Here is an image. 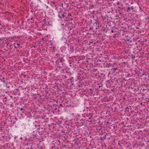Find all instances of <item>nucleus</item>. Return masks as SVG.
<instances>
[{"label": "nucleus", "mask_w": 149, "mask_h": 149, "mask_svg": "<svg viewBox=\"0 0 149 149\" xmlns=\"http://www.w3.org/2000/svg\"><path fill=\"white\" fill-rule=\"evenodd\" d=\"M38 93L36 90V89L35 88V90L34 89H32L29 93V96H33V97L32 98H31L30 99L31 101L33 100V99H35L37 97H36V95ZM29 98L30 97H29Z\"/></svg>", "instance_id": "1"}, {"label": "nucleus", "mask_w": 149, "mask_h": 149, "mask_svg": "<svg viewBox=\"0 0 149 149\" xmlns=\"http://www.w3.org/2000/svg\"><path fill=\"white\" fill-rule=\"evenodd\" d=\"M58 16L60 18L63 19L64 20L68 21L70 20L68 19V18L67 17V13L64 12L63 13L60 12L58 13Z\"/></svg>", "instance_id": "2"}, {"label": "nucleus", "mask_w": 149, "mask_h": 149, "mask_svg": "<svg viewBox=\"0 0 149 149\" xmlns=\"http://www.w3.org/2000/svg\"><path fill=\"white\" fill-rule=\"evenodd\" d=\"M142 86L143 88V92L145 90L149 91V84H143Z\"/></svg>", "instance_id": "3"}, {"label": "nucleus", "mask_w": 149, "mask_h": 149, "mask_svg": "<svg viewBox=\"0 0 149 149\" xmlns=\"http://www.w3.org/2000/svg\"><path fill=\"white\" fill-rule=\"evenodd\" d=\"M36 145L33 143L32 142L30 143H29V149H36Z\"/></svg>", "instance_id": "4"}, {"label": "nucleus", "mask_w": 149, "mask_h": 149, "mask_svg": "<svg viewBox=\"0 0 149 149\" xmlns=\"http://www.w3.org/2000/svg\"><path fill=\"white\" fill-rule=\"evenodd\" d=\"M34 33V32L33 31H31V32H29V40H32L34 38L33 35Z\"/></svg>", "instance_id": "5"}, {"label": "nucleus", "mask_w": 149, "mask_h": 149, "mask_svg": "<svg viewBox=\"0 0 149 149\" xmlns=\"http://www.w3.org/2000/svg\"><path fill=\"white\" fill-rule=\"evenodd\" d=\"M29 132L31 133V134H32V135L34 136H38V134L35 130H32L31 128H29Z\"/></svg>", "instance_id": "6"}, {"label": "nucleus", "mask_w": 149, "mask_h": 149, "mask_svg": "<svg viewBox=\"0 0 149 149\" xmlns=\"http://www.w3.org/2000/svg\"><path fill=\"white\" fill-rule=\"evenodd\" d=\"M111 71H112L113 72H114L115 73L116 72V73H119L120 72V70L119 69H118L117 68H111Z\"/></svg>", "instance_id": "7"}, {"label": "nucleus", "mask_w": 149, "mask_h": 149, "mask_svg": "<svg viewBox=\"0 0 149 149\" xmlns=\"http://www.w3.org/2000/svg\"><path fill=\"white\" fill-rule=\"evenodd\" d=\"M57 61H58V62H60L63 66L64 65H65L64 62L65 61L63 58H59L57 60Z\"/></svg>", "instance_id": "8"}, {"label": "nucleus", "mask_w": 149, "mask_h": 149, "mask_svg": "<svg viewBox=\"0 0 149 149\" xmlns=\"http://www.w3.org/2000/svg\"><path fill=\"white\" fill-rule=\"evenodd\" d=\"M110 81H111L112 83H113L116 81H117V79L115 78V77H111V79H110V80H108L107 81L109 83L110 82Z\"/></svg>", "instance_id": "9"}, {"label": "nucleus", "mask_w": 149, "mask_h": 149, "mask_svg": "<svg viewBox=\"0 0 149 149\" xmlns=\"http://www.w3.org/2000/svg\"><path fill=\"white\" fill-rule=\"evenodd\" d=\"M48 86L45 83L42 84L41 86V88L43 89H45L46 88L48 89Z\"/></svg>", "instance_id": "10"}, {"label": "nucleus", "mask_w": 149, "mask_h": 149, "mask_svg": "<svg viewBox=\"0 0 149 149\" xmlns=\"http://www.w3.org/2000/svg\"><path fill=\"white\" fill-rule=\"evenodd\" d=\"M118 29V27H116L115 26H114L113 27H112V30H111V32L112 33H113L114 32H117V30Z\"/></svg>", "instance_id": "11"}, {"label": "nucleus", "mask_w": 149, "mask_h": 149, "mask_svg": "<svg viewBox=\"0 0 149 149\" xmlns=\"http://www.w3.org/2000/svg\"><path fill=\"white\" fill-rule=\"evenodd\" d=\"M77 80H79V83L78 85V86L79 87L81 86L82 85V84L83 85L84 84L83 83L82 84V82H80V81H82L80 77L79 78H78Z\"/></svg>", "instance_id": "12"}, {"label": "nucleus", "mask_w": 149, "mask_h": 149, "mask_svg": "<svg viewBox=\"0 0 149 149\" xmlns=\"http://www.w3.org/2000/svg\"><path fill=\"white\" fill-rule=\"evenodd\" d=\"M62 67V66H61L60 65H59V66H57V67L56 68V71H58L61 70V71H63V70H64V69H61Z\"/></svg>", "instance_id": "13"}, {"label": "nucleus", "mask_w": 149, "mask_h": 149, "mask_svg": "<svg viewBox=\"0 0 149 149\" xmlns=\"http://www.w3.org/2000/svg\"><path fill=\"white\" fill-rule=\"evenodd\" d=\"M102 27V24L99 22H98L97 25L96 26V29H98Z\"/></svg>", "instance_id": "14"}, {"label": "nucleus", "mask_w": 149, "mask_h": 149, "mask_svg": "<svg viewBox=\"0 0 149 149\" xmlns=\"http://www.w3.org/2000/svg\"><path fill=\"white\" fill-rule=\"evenodd\" d=\"M134 9V7L133 6H132L131 7H128L127 9V11L128 12L129 11H130L132 10H133Z\"/></svg>", "instance_id": "15"}, {"label": "nucleus", "mask_w": 149, "mask_h": 149, "mask_svg": "<svg viewBox=\"0 0 149 149\" xmlns=\"http://www.w3.org/2000/svg\"><path fill=\"white\" fill-rule=\"evenodd\" d=\"M79 139H75L74 140V144L76 145H78L79 144V142H78V141Z\"/></svg>", "instance_id": "16"}, {"label": "nucleus", "mask_w": 149, "mask_h": 149, "mask_svg": "<svg viewBox=\"0 0 149 149\" xmlns=\"http://www.w3.org/2000/svg\"><path fill=\"white\" fill-rule=\"evenodd\" d=\"M87 116L88 117L89 119H91L93 115L91 113H89L87 115Z\"/></svg>", "instance_id": "17"}, {"label": "nucleus", "mask_w": 149, "mask_h": 149, "mask_svg": "<svg viewBox=\"0 0 149 149\" xmlns=\"http://www.w3.org/2000/svg\"><path fill=\"white\" fill-rule=\"evenodd\" d=\"M88 92L90 95L92 94L93 93V91L91 88L90 89L89 91H88Z\"/></svg>", "instance_id": "18"}, {"label": "nucleus", "mask_w": 149, "mask_h": 149, "mask_svg": "<svg viewBox=\"0 0 149 149\" xmlns=\"http://www.w3.org/2000/svg\"><path fill=\"white\" fill-rule=\"evenodd\" d=\"M51 149H59V148L58 146L54 145V146L52 147Z\"/></svg>", "instance_id": "19"}, {"label": "nucleus", "mask_w": 149, "mask_h": 149, "mask_svg": "<svg viewBox=\"0 0 149 149\" xmlns=\"http://www.w3.org/2000/svg\"><path fill=\"white\" fill-rule=\"evenodd\" d=\"M46 20L45 19H44L43 20V22L42 24L43 25H45V26L47 25V23L46 22Z\"/></svg>", "instance_id": "20"}, {"label": "nucleus", "mask_w": 149, "mask_h": 149, "mask_svg": "<svg viewBox=\"0 0 149 149\" xmlns=\"http://www.w3.org/2000/svg\"><path fill=\"white\" fill-rule=\"evenodd\" d=\"M73 79V78L72 77V79H70V84H71L70 85H73L74 84V83H73V81H72Z\"/></svg>", "instance_id": "21"}, {"label": "nucleus", "mask_w": 149, "mask_h": 149, "mask_svg": "<svg viewBox=\"0 0 149 149\" xmlns=\"http://www.w3.org/2000/svg\"><path fill=\"white\" fill-rule=\"evenodd\" d=\"M106 67H107L108 68H111V69L112 68H113L114 67H113L112 66V65L111 64H109L107 66H106Z\"/></svg>", "instance_id": "22"}, {"label": "nucleus", "mask_w": 149, "mask_h": 149, "mask_svg": "<svg viewBox=\"0 0 149 149\" xmlns=\"http://www.w3.org/2000/svg\"><path fill=\"white\" fill-rule=\"evenodd\" d=\"M73 17V16L71 15V14L69 13L68 14L67 13V17Z\"/></svg>", "instance_id": "23"}, {"label": "nucleus", "mask_w": 149, "mask_h": 149, "mask_svg": "<svg viewBox=\"0 0 149 149\" xmlns=\"http://www.w3.org/2000/svg\"><path fill=\"white\" fill-rule=\"evenodd\" d=\"M34 138H33L32 137H30L29 139V142H30L31 141H33V139Z\"/></svg>", "instance_id": "24"}, {"label": "nucleus", "mask_w": 149, "mask_h": 149, "mask_svg": "<svg viewBox=\"0 0 149 149\" xmlns=\"http://www.w3.org/2000/svg\"><path fill=\"white\" fill-rule=\"evenodd\" d=\"M130 57L132 58V60H134L135 58V56L132 54L130 55Z\"/></svg>", "instance_id": "25"}, {"label": "nucleus", "mask_w": 149, "mask_h": 149, "mask_svg": "<svg viewBox=\"0 0 149 149\" xmlns=\"http://www.w3.org/2000/svg\"><path fill=\"white\" fill-rule=\"evenodd\" d=\"M106 139V136L104 135L103 137V138H101V139L102 140V141H103L104 140Z\"/></svg>", "instance_id": "26"}, {"label": "nucleus", "mask_w": 149, "mask_h": 149, "mask_svg": "<svg viewBox=\"0 0 149 149\" xmlns=\"http://www.w3.org/2000/svg\"><path fill=\"white\" fill-rule=\"evenodd\" d=\"M92 70L93 72H95L98 70V69L97 68H93Z\"/></svg>", "instance_id": "27"}, {"label": "nucleus", "mask_w": 149, "mask_h": 149, "mask_svg": "<svg viewBox=\"0 0 149 149\" xmlns=\"http://www.w3.org/2000/svg\"><path fill=\"white\" fill-rule=\"evenodd\" d=\"M42 118L46 121H48L49 120L48 118H47L45 116H44V118L42 117Z\"/></svg>", "instance_id": "28"}, {"label": "nucleus", "mask_w": 149, "mask_h": 149, "mask_svg": "<svg viewBox=\"0 0 149 149\" xmlns=\"http://www.w3.org/2000/svg\"><path fill=\"white\" fill-rule=\"evenodd\" d=\"M69 37H71L72 38H74V36L73 35V33H71L69 36Z\"/></svg>", "instance_id": "29"}, {"label": "nucleus", "mask_w": 149, "mask_h": 149, "mask_svg": "<svg viewBox=\"0 0 149 149\" xmlns=\"http://www.w3.org/2000/svg\"><path fill=\"white\" fill-rule=\"evenodd\" d=\"M6 44L8 46H11L10 45V44H9V43L8 42H6Z\"/></svg>", "instance_id": "30"}, {"label": "nucleus", "mask_w": 149, "mask_h": 149, "mask_svg": "<svg viewBox=\"0 0 149 149\" xmlns=\"http://www.w3.org/2000/svg\"><path fill=\"white\" fill-rule=\"evenodd\" d=\"M120 6H123V4L122 3H121L120 4ZM118 7L119 8H121V7H120V6H118Z\"/></svg>", "instance_id": "31"}, {"label": "nucleus", "mask_w": 149, "mask_h": 149, "mask_svg": "<svg viewBox=\"0 0 149 149\" xmlns=\"http://www.w3.org/2000/svg\"><path fill=\"white\" fill-rule=\"evenodd\" d=\"M98 23H97L96 22L95 23H94L93 25L94 26H96L97 25Z\"/></svg>", "instance_id": "32"}, {"label": "nucleus", "mask_w": 149, "mask_h": 149, "mask_svg": "<svg viewBox=\"0 0 149 149\" xmlns=\"http://www.w3.org/2000/svg\"><path fill=\"white\" fill-rule=\"evenodd\" d=\"M42 74H47V72L45 71H42Z\"/></svg>", "instance_id": "33"}, {"label": "nucleus", "mask_w": 149, "mask_h": 149, "mask_svg": "<svg viewBox=\"0 0 149 149\" xmlns=\"http://www.w3.org/2000/svg\"><path fill=\"white\" fill-rule=\"evenodd\" d=\"M29 114H30V115H31V113H33L31 111V112H29Z\"/></svg>", "instance_id": "34"}, {"label": "nucleus", "mask_w": 149, "mask_h": 149, "mask_svg": "<svg viewBox=\"0 0 149 149\" xmlns=\"http://www.w3.org/2000/svg\"><path fill=\"white\" fill-rule=\"evenodd\" d=\"M73 18H74V17H71V18H70V20L71 21L73 20Z\"/></svg>", "instance_id": "35"}, {"label": "nucleus", "mask_w": 149, "mask_h": 149, "mask_svg": "<svg viewBox=\"0 0 149 149\" xmlns=\"http://www.w3.org/2000/svg\"><path fill=\"white\" fill-rule=\"evenodd\" d=\"M116 4L117 5H120V3L118 1L116 3Z\"/></svg>", "instance_id": "36"}, {"label": "nucleus", "mask_w": 149, "mask_h": 149, "mask_svg": "<svg viewBox=\"0 0 149 149\" xmlns=\"http://www.w3.org/2000/svg\"><path fill=\"white\" fill-rule=\"evenodd\" d=\"M14 47H15V49H17V48H18V47H18V46H17L16 45H15V46H14Z\"/></svg>", "instance_id": "37"}, {"label": "nucleus", "mask_w": 149, "mask_h": 149, "mask_svg": "<svg viewBox=\"0 0 149 149\" xmlns=\"http://www.w3.org/2000/svg\"><path fill=\"white\" fill-rule=\"evenodd\" d=\"M116 34H114L113 36V38H115L116 37Z\"/></svg>", "instance_id": "38"}, {"label": "nucleus", "mask_w": 149, "mask_h": 149, "mask_svg": "<svg viewBox=\"0 0 149 149\" xmlns=\"http://www.w3.org/2000/svg\"><path fill=\"white\" fill-rule=\"evenodd\" d=\"M14 91H19V90L18 89H15Z\"/></svg>", "instance_id": "39"}, {"label": "nucleus", "mask_w": 149, "mask_h": 149, "mask_svg": "<svg viewBox=\"0 0 149 149\" xmlns=\"http://www.w3.org/2000/svg\"><path fill=\"white\" fill-rule=\"evenodd\" d=\"M23 76L24 78H25L26 76V75L24 74L23 75Z\"/></svg>", "instance_id": "40"}, {"label": "nucleus", "mask_w": 149, "mask_h": 149, "mask_svg": "<svg viewBox=\"0 0 149 149\" xmlns=\"http://www.w3.org/2000/svg\"><path fill=\"white\" fill-rule=\"evenodd\" d=\"M60 106H61L62 107H63V106L62 104H60Z\"/></svg>", "instance_id": "41"}, {"label": "nucleus", "mask_w": 149, "mask_h": 149, "mask_svg": "<svg viewBox=\"0 0 149 149\" xmlns=\"http://www.w3.org/2000/svg\"><path fill=\"white\" fill-rule=\"evenodd\" d=\"M69 81H70L68 79L67 80V81L66 82L67 83H68V82H69Z\"/></svg>", "instance_id": "42"}, {"label": "nucleus", "mask_w": 149, "mask_h": 149, "mask_svg": "<svg viewBox=\"0 0 149 149\" xmlns=\"http://www.w3.org/2000/svg\"><path fill=\"white\" fill-rule=\"evenodd\" d=\"M16 45H17V46H19V45H20V44H19V43H17V44H16Z\"/></svg>", "instance_id": "43"}, {"label": "nucleus", "mask_w": 149, "mask_h": 149, "mask_svg": "<svg viewBox=\"0 0 149 149\" xmlns=\"http://www.w3.org/2000/svg\"><path fill=\"white\" fill-rule=\"evenodd\" d=\"M2 81L4 83V84H5L6 83V82H5V81H4V80H3V81Z\"/></svg>", "instance_id": "44"}, {"label": "nucleus", "mask_w": 149, "mask_h": 149, "mask_svg": "<svg viewBox=\"0 0 149 149\" xmlns=\"http://www.w3.org/2000/svg\"><path fill=\"white\" fill-rule=\"evenodd\" d=\"M64 78H67L66 76H64Z\"/></svg>", "instance_id": "45"}, {"label": "nucleus", "mask_w": 149, "mask_h": 149, "mask_svg": "<svg viewBox=\"0 0 149 149\" xmlns=\"http://www.w3.org/2000/svg\"><path fill=\"white\" fill-rule=\"evenodd\" d=\"M118 13L120 14H121V13L119 11H118Z\"/></svg>", "instance_id": "46"}, {"label": "nucleus", "mask_w": 149, "mask_h": 149, "mask_svg": "<svg viewBox=\"0 0 149 149\" xmlns=\"http://www.w3.org/2000/svg\"><path fill=\"white\" fill-rule=\"evenodd\" d=\"M56 86L58 88V85L57 84V85Z\"/></svg>", "instance_id": "47"}, {"label": "nucleus", "mask_w": 149, "mask_h": 149, "mask_svg": "<svg viewBox=\"0 0 149 149\" xmlns=\"http://www.w3.org/2000/svg\"><path fill=\"white\" fill-rule=\"evenodd\" d=\"M136 29H139V28L138 27H136Z\"/></svg>", "instance_id": "48"}, {"label": "nucleus", "mask_w": 149, "mask_h": 149, "mask_svg": "<svg viewBox=\"0 0 149 149\" xmlns=\"http://www.w3.org/2000/svg\"><path fill=\"white\" fill-rule=\"evenodd\" d=\"M85 74H85H86L85 73V72H83V74Z\"/></svg>", "instance_id": "49"}, {"label": "nucleus", "mask_w": 149, "mask_h": 149, "mask_svg": "<svg viewBox=\"0 0 149 149\" xmlns=\"http://www.w3.org/2000/svg\"><path fill=\"white\" fill-rule=\"evenodd\" d=\"M57 141V143L58 142L59 143V142H60V141Z\"/></svg>", "instance_id": "50"}, {"label": "nucleus", "mask_w": 149, "mask_h": 149, "mask_svg": "<svg viewBox=\"0 0 149 149\" xmlns=\"http://www.w3.org/2000/svg\"><path fill=\"white\" fill-rule=\"evenodd\" d=\"M89 42H90L91 43H93V42H92V41Z\"/></svg>", "instance_id": "51"}, {"label": "nucleus", "mask_w": 149, "mask_h": 149, "mask_svg": "<svg viewBox=\"0 0 149 149\" xmlns=\"http://www.w3.org/2000/svg\"><path fill=\"white\" fill-rule=\"evenodd\" d=\"M30 19H31V20H32L33 19V18H31Z\"/></svg>", "instance_id": "52"}, {"label": "nucleus", "mask_w": 149, "mask_h": 149, "mask_svg": "<svg viewBox=\"0 0 149 149\" xmlns=\"http://www.w3.org/2000/svg\"><path fill=\"white\" fill-rule=\"evenodd\" d=\"M141 144H142V145H144V143H142Z\"/></svg>", "instance_id": "53"}, {"label": "nucleus", "mask_w": 149, "mask_h": 149, "mask_svg": "<svg viewBox=\"0 0 149 149\" xmlns=\"http://www.w3.org/2000/svg\"><path fill=\"white\" fill-rule=\"evenodd\" d=\"M54 141H53V144H54Z\"/></svg>", "instance_id": "54"}, {"label": "nucleus", "mask_w": 149, "mask_h": 149, "mask_svg": "<svg viewBox=\"0 0 149 149\" xmlns=\"http://www.w3.org/2000/svg\"><path fill=\"white\" fill-rule=\"evenodd\" d=\"M108 123H109V122H108V121H107V122L106 124H108Z\"/></svg>", "instance_id": "55"}, {"label": "nucleus", "mask_w": 149, "mask_h": 149, "mask_svg": "<svg viewBox=\"0 0 149 149\" xmlns=\"http://www.w3.org/2000/svg\"><path fill=\"white\" fill-rule=\"evenodd\" d=\"M30 22H31V23H33V22H32V21H31Z\"/></svg>", "instance_id": "56"}, {"label": "nucleus", "mask_w": 149, "mask_h": 149, "mask_svg": "<svg viewBox=\"0 0 149 149\" xmlns=\"http://www.w3.org/2000/svg\"><path fill=\"white\" fill-rule=\"evenodd\" d=\"M28 67H29V68H30V66H29V65Z\"/></svg>", "instance_id": "57"}, {"label": "nucleus", "mask_w": 149, "mask_h": 149, "mask_svg": "<svg viewBox=\"0 0 149 149\" xmlns=\"http://www.w3.org/2000/svg\"><path fill=\"white\" fill-rule=\"evenodd\" d=\"M97 13H99V12H98V11H97Z\"/></svg>", "instance_id": "58"}, {"label": "nucleus", "mask_w": 149, "mask_h": 149, "mask_svg": "<svg viewBox=\"0 0 149 149\" xmlns=\"http://www.w3.org/2000/svg\"><path fill=\"white\" fill-rule=\"evenodd\" d=\"M23 110V109L22 108H21V110Z\"/></svg>", "instance_id": "59"}, {"label": "nucleus", "mask_w": 149, "mask_h": 149, "mask_svg": "<svg viewBox=\"0 0 149 149\" xmlns=\"http://www.w3.org/2000/svg\"><path fill=\"white\" fill-rule=\"evenodd\" d=\"M40 149H42V147H41L40 148Z\"/></svg>", "instance_id": "60"}, {"label": "nucleus", "mask_w": 149, "mask_h": 149, "mask_svg": "<svg viewBox=\"0 0 149 149\" xmlns=\"http://www.w3.org/2000/svg\"><path fill=\"white\" fill-rule=\"evenodd\" d=\"M93 35H94V34H95V33H93Z\"/></svg>", "instance_id": "61"}, {"label": "nucleus", "mask_w": 149, "mask_h": 149, "mask_svg": "<svg viewBox=\"0 0 149 149\" xmlns=\"http://www.w3.org/2000/svg\"><path fill=\"white\" fill-rule=\"evenodd\" d=\"M3 79H4V77H3L2 78Z\"/></svg>", "instance_id": "62"}, {"label": "nucleus", "mask_w": 149, "mask_h": 149, "mask_svg": "<svg viewBox=\"0 0 149 149\" xmlns=\"http://www.w3.org/2000/svg\"><path fill=\"white\" fill-rule=\"evenodd\" d=\"M58 55V54H56V56H57Z\"/></svg>", "instance_id": "63"}, {"label": "nucleus", "mask_w": 149, "mask_h": 149, "mask_svg": "<svg viewBox=\"0 0 149 149\" xmlns=\"http://www.w3.org/2000/svg\"><path fill=\"white\" fill-rule=\"evenodd\" d=\"M48 6H47V8H48Z\"/></svg>", "instance_id": "64"}]
</instances>
